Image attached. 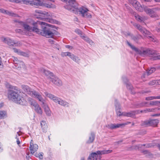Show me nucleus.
<instances>
[{"label": "nucleus", "mask_w": 160, "mask_h": 160, "mask_svg": "<svg viewBox=\"0 0 160 160\" xmlns=\"http://www.w3.org/2000/svg\"><path fill=\"white\" fill-rule=\"evenodd\" d=\"M7 94L9 99L16 103L23 105H26L27 104V100H28L29 98L26 97L24 98L22 97L21 92L16 87L9 86Z\"/></svg>", "instance_id": "nucleus-1"}, {"label": "nucleus", "mask_w": 160, "mask_h": 160, "mask_svg": "<svg viewBox=\"0 0 160 160\" xmlns=\"http://www.w3.org/2000/svg\"><path fill=\"white\" fill-rule=\"evenodd\" d=\"M65 8L71 12L75 13L79 12V14L82 17L91 18L92 15L88 12V9L84 7H82L79 8H78V5L75 0H69L67 4L65 6Z\"/></svg>", "instance_id": "nucleus-2"}, {"label": "nucleus", "mask_w": 160, "mask_h": 160, "mask_svg": "<svg viewBox=\"0 0 160 160\" xmlns=\"http://www.w3.org/2000/svg\"><path fill=\"white\" fill-rule=\"evenodd\" d=\"M22 26L26 31L31 32L32 31L37 33L38 32V28L37 27L38 24L47 26L48 24L46 23L40 21L35 22L33 20L28 18L25 21L23 22Z\"/></svg>", "instance_id": "nucleus-3"}, {"label": "nucleus", "mask_w": 160, "mask_h": 160, "mask_svg": "<svg viewBox=\"0 0 160 160\" xmlns=\"http://www.w3.org/2000/svg\"><path fill=\"white\" fill-rule=\"evenodd\" d=\"M127 43L128 45L132 49L138 52V54L141 55H152V56L151 58V59L153 60L160 59V55H158L155 51L149 49L139 50L134 46L131 44L128 41H127Z\"/></svg>", "instance_id": "nucleus-4"}, {"label": "nucleus", "mask_w": 160, "mask_h": 160, "mask_svg": "<svg viewBox=\"0 0 160 160\" xmlns=\"http://www.w3.org/2000/svg\"><path fill=\"white\" fill-rule=\"evenodd\" d=\"M48 25L47 26H50L51 25L48 24ZM41 26L42 30L38 28V32L37 34H40L43 36L47 38H53L55 36V31L52 29L46 27L44 25H41Z\"/></svg>", "instance_id": "nucleus-5"}, {"label": "nucleus", "mask_w": 160, "mask_h": 160, "mask_svg": "<svg viewBox=\"0 0 160 160\" xmlns=\"http://www.w3.org/2000/svg\"><path fill=\"white\" fill-rule=\"evenodd\" d=\"M22 90L28 94L33 98H37L40 101H43V98L38 92L35 90H32L27 85H22Z\"/></svg>", "instance_id": "nucleus-6"}, {"label": "nucleus", "mask_w": 160, "mask_h": 160, "mask_svg": "<svg viewBox=\"0 0 160 160\" xmlns=\"http://www.w3.org/2000/svg\"><path fill=\"white\" fill-rule=\"evenodd\" d=\"M0 40L2 42L6 44L10 47H20L22 45L20 42L15 41L9 37L2 36Z\"/></svg>", "instance_id": "nucleus-7"}, {"label": "nucleus", "mask_w": 160, "mask_h": 160, "mask_svg": "<svg viewBox=\"0 0 160 160\" xmlns=\"http://www.w3.org/2000/svg\"><path fill=\"white\" fill-rule=\"evenodd\" d=\"M112 150H103L98 151L96 152L92 153L89 156L88 160H101V155L106 154L112 152Z\"/></svg>", "instance_id": "nucleus-8"}, {"label": "nucleus", "mask_w": 160, "mask_h": 160, "mask_svg": "<svg viewBox=\"0 0 160 160\" xmlns=\"http://www.w3.org/2000/svg\"><path fill=\"white\" fill-rule=\"evenodd\" d=\"M44 94L46 97H48L54 102L58 103V104L62 106H68V104L67 102L58 98L52 94L47 92H44Z\"/></svg>", "instance_id": "nucleus-9"}, {"label": "nucleus", "mask_w": 160, "mask_h": 160, "mask_svg": "<svg viewBox=\"0 0 160 160\" xmlns=\"http://www.w3.org/2000/svg\"><path fill=\"white\" fill-rule=\"evenodd\" d=\"M28 101L30 104L34 107L35 111L38 114L42 115L43 113L42 110L39 105L35 101L31 98H28Z\"/></svg>", "instance_id": "nucleus-10"}, {"label": "nucleus", "mask_w": 160, "mask_h": 160, "mask_svg": "<svg viewBox=\"0 0 160 160\" xmlns=\"http://www.w3.org/2000/svg\"><path fill=\"white\" fill-rule=\"evenodd\" d=\"M12 58L15 66L18 69H19L21 68L26 69V66L23 62L18 60L17 58L15 57H13Z\"/></svg>", "instance_id": "nucleus-11"}, {"label": "nucleus", "mask_w": 160, "mask_h": 160, "mask_svg": "<svg viewBox=\"0 0 160 160\" xmlns=\"http://www.w3.org/2000/svg\"><path fill=\"white\" fill-rule=\"evenodd\" d=\"M54 84L58 86H60L62 84V81L57 77H55L54 75L50 80Z\"/></svg>", "instance_id": "nucleus-12"}, {"label": "nucleus", "mask_w": 160, "mask_h": 160, "mask_svg": "<svg viewBox=\"0 0 160 160\" xmlns=\"http://www.w3.org/2000/svg\"><path fill=\"white\" fill-rule=\"evenodd\" d=\"M151 17H154L156 16V14L154 12L153 10L152 9L148 8L146 6H143V10Z\"/></svg>", "instance_id": "nucleus-13"}, {"label": "nucleus", "mask_w": 160, "mask_h": 160, "mask_svg": "<svg viewBox=\"0 0 160 160\" xmlns=\"http://www.w3.org/2000/svg\"><path fill=\"white\" fill-rule=\"evenodd\" d=\"M38 148V145L36 144H34L32 140H31L29 148L31 153L33 154L37 150Z\"/></svg>", "instance_id": "nucleus-14"}, {"label": "nucleus", "mask_w": 160, "mask_h": 160, "mask_svg": "<svg viewBox=\"0 0 160 160\" xmlns=\"http://www.w3.org/2000/svg\"><path fill=\"white\" fill-rule=\"evenodd\" d=\"M44 100L43 98V101H41L43 105L42 106V108L44 109V111L45 112L46 114L48 116H50L51 115V111L47 105L44 102Z\"/></svg>", "instance_id": "nucleus-15"}, {"label": "nucleus", "mask_w": 160, "mask_h": 160, "mask_svg": "<svg viewBox=\"0 0 160 160\" xmlns=\"http://www.w3.org/2000/svg\"><path fill=\"white\" fill-rule=\"evenodd\" d=\"M134 25L144 35L149 34V32L147 31L145 28H142L140 25L135 24Z\"/></svg>", "instance_id": "nucleus-16"}, {"label": "nucleus", "mask_w": 160, "mask_h": 160, "mask_svg": "<svg viewBox=\"0 0 160 160\" xmlns=\"http://www.w3.org/2000/svg\"><path fill=\"white\" fill-rule=\"evenodd\" d=\"M42 72L43 74L46 75L47 77V78L49 80L54 75L51 72L45 69L43 70Z\"/></svg>", "instance_id": "nucleus-17"}, {"label": "nucleus", "mask_w": 160, "mask_h": 160, "mask_svg": "<svg viewBox=\"0 0 160 160\" xmlns=\"http://www.w3.org/2000/svg\"><path fill=\"white\" fill-rule=\"evenodd\" d=\"M115 105L116 106V110L117 115L119 117L121 116H123V115H122L123 112L121 113V112L120 111V108L119 105L117 103L116 101H115Z\"/></svg>", "instance_id": "nucleus-18"}, {"label": "nucleus", "mask_w": 160, "mask_h": 160, "mask_svg": "<svg viewBox=\"0 0 160 160\" xmlns=\"http://www.w3.org/2000/svg\"><path fill=\"white\" fill-rule=\"evenodd\" d=\"M40 14L41 15L43 16H46L49 18H54V15L53 13L50 12H48L45 11H41Z\"/></svg>", "instance_id": "nucleus-19"}, {"label": "nucleus", "mask_w": 160, "mask_h": 160, "mask_svg": "<svg viewBox=\"0 0 160 160\" xmlns=\"http://www.w3.org/2000/svg\"><path fill=\"white\" fill-rule=\"evenodd\" d=\"M31 5L32 6H38L42 5V3L39 0H31Z\"/></svg>", "instance_id": "nucleus-20"}, {"label": "nucleus", "mask_w": 160, "mask_h": 160, "mask_svg": "<svg viewBox=\"0 0 160 160\" xmlns=\"http://www.w3.org/2000/svg\"><path fill=\"white\" fill-rule=\"evenodd\" d=\"M133 7L138 11L140 12H142L143 11V7L142 6L139 2H138L136 4L134 5Z\"/></svg>", "instance_id": "nucleus-21"}, {"label": "nucleus", "mask_w": 160, "mask_h": 160, "mask_svg": "<svg viewBox=\"0 0 160 160\" xmlns=\"http://www.w3.org/2000/svg\"><path fill=\"white\" fill-rule=\"evenodd\" d=\"M123 116L133 117L135 115L134 112H123Z\"/></svg>", "instance_id": "nucleus-22"}, {"label": "nucleus", "mask_w": 160, "mask_h": 160, "mask_svg": "<svg viewBox=\"0 0 160 160\" xmlns=\"http://www.w3.org/2000/svg\"><path fill=\"white\" fill-rule=\"evenodd\" d=\"M32 2L31 0H19V3H20L21 4H24L28 5H31V3Z\"/></svg>", "instance_id": "nucleus-23"}, {"label": "nucleus", "mask_w": 160, "mask_h": 160, "mask_svg": "<svg viewBox=\"0 0 160 160\" xmlns=\"http://www.w3.org/2000/svg\"><path fill=\"white\" fill-rule=\"evenodd\" d=\"M123 80L124 82H126L127 88L129 89H131L132 88V86L130 83L128 82V80L127 78L124 77L123 78Z\"/></svg>", "instance_id": "nucleus-24"}, {"label": "nucleus", "mask_w": 160, "mask_h": 160, "mask_svg": "<svg viewBox=\"0 0 160 160\" xmlns=\"http://www.w3.org/2000/svg\"><path fill=\"white\" fill-rule=\"evenodd\" d=\"M150 126H156L158 123V119L150 120Z\"/></svg>", "instance_id": "nucleus-25"}, {"label": "nucleus", "mask_w": 160, "mask_h": 160, "mask_svg": "<svg viewBox=\"0 0 160 160\" xmlns=\"http://www.w3.org/2000/svg\"><path fill=\"white\" fill-rule=\"evenodd\" d=\"M41 125L43 131H45L48 128L46 122L44 121H42L41 122Z\"/></svg>", "instance_id": "nucleus-26"}, {"label": "nucleus", "mask_w": 160, "mask_h": 160, "mask_svg": "<svg viewBox=\"0 0 160 160\" xmlns=\"http://www.w3.org/2000/svg\"><path fill=\"white\" fill-rule=\"evenodd\" d=\"M95 138V135L94 133L92 132L90 136L89 137V139L87 141V143H92L94 141Z\"/></svg>", "instance_id": "nucleus-27"}, {"label": "nucleus", "mask_w": 160, "mask_h": 160, "mask_svg": "<svg viewBox=\"0 0 160 160\" xmlns=\"http://www.w3.org/2000/svg\"><path fill=\"white\" fill-rule=\"evenodd\" d=\"M81 37L82 39L87 42L91 45H92L93 44V42L88 37L83 35L81 36Z\"/></svg>", "instance_id": "nucleus-28"}, {"label": "nucleus", "mask_w": 160, "mask_h": 160, "mask_svg": "<svg viewBox=\"0 0 160 160\" xmlns=\"http://www.w3.org/2000/svg\"><path fill=\"white\" fill-rule=\"evenodd\" d=\"M6 14L14 17H19V16L17 14L15 13L9 11L8 10H7Z\"/></svg>", "instance_id": "nucleus-29"}, {"label": "nucleus", "mask_w": 160, "mask_h": 160, "mask_svg": "<svg viewBox=\"0 0 160 160\" xmlns=\"http://www.w3.org/2000/svg\"><path fill=\"white\" fill-rule=\"evenodd\" d=\"M107 127L109 129H113L118 128L117 124H108L107 126Z\"/></svg>", "instance_id": "nucleus-30"}, {"label": "nucleus", "mask_w": 160, "mask_h": 160, "mask_svg": "<svg viewBox=\"0 0 160 160\" xmlns=\"http://www.w3.org/2000/svg\"><path fill=\"white\" fill-rule=\"evenodd\" d=\"M43 5L45 7L50 8H55L56 7L55 5L51 3H45Z\"/></svg>", "instance_id": "nucleus-31"}, {"label": "nucleus", "mask_w": 160, "mask_h": 160, "mask_svg": "<svg viewBox=\"0 0 160 160\" xmlns=\"http://www.w3.org/2000/svg\"><path fill=\"white\" fill-rule=\"evenodd\" d=\"M13 23L16 24V25L19 26V25H22V24L23 23V22L22 21L18 20H13Z\"/></svg>", "instance_id": "nucleus-32"}, {"label": "nucleus", "mask_w": 160, "mask_h": 160, "mask_svg": "<svg viewBox=\"0 0 160 160\" xmlns=\"http://www.w3.org/2000/svg\"><path fill=\"white\" fill-rule=\"evenodd\" d=\"M131 122H127L125 123L117 124L118 128H122L124 127L125 125L130 123Z\"/></svg>", "instance_id": "nucleus-33"}, {"label": "nucleus", "mask_w": 160, "mask_h": 160, "mask_svg": "<svg viewBox=\"0 0 160 160\" xmlns=\"http://www.w3.org/2000/svg\"><path fill=\"white\" fill-rule=\"evenodd\" d=\"M128 35L134 41L136 42L137 40L140 37H141V36H134L132 34H131L130 33L128 34Z\"/></svg>", "instance_id": "nucleus-34"}, {"label": "nucleus", "mask_w": 160, "mask_h": 160, "mask_svg": "<svg viewBox=\"0 0 160 160\" xmlns=\"http://www.w3.org/2000/svg\"><path fill=\"white\" fill-rule=\"evenodd\" d=\"M160 104L159 101H154L150 102L149 104L152 106H158Z\"/></svg>", "instance_id": "nucleus-35"}, {"label": "nucleus", "mask_w": 160, "mask_h": 160, "mask_svg": "<svg viewBox=\"0 0 160 160\" xmlns=\"http://www.w3.org/2000/svg\"><path fill=\"white\" fill-rule=\"evenodd\" d=\"M155 109L152 108H147L146 109L143 110L141 111V112L142 113H146L148 112H153Z\"/></svg>", "instance_id": "nucleus-36"}, {"label": "nucleus", "mask_w": 160, "mask_h": 160, "mask_svg": "<svg viewBox=\"0 0 160 160\" xmlns=\"http://www.w3.org/2000/svg\"><path fill=\"white\" fill-rule=\"evenodd\" d=\"M150 120L142 122V125L145 126H150Z\"/></svg>", "instance_id": "nucleus-37"}, {"label": "nucleus", "mask_w": 160, "mask_h": 160, "mask_svg": "<svg viewBox=\"0 0 160 160\" xmlns=\"http://www.w3.org/2000/svg\"><path fill=\"white\" fill-rule=\"evenodd\" d=\"M135 17L136 19L139 22H142L143 20V18L138 15H135Z\"/></svg>", "instance_id": "nucleus-38"}, {"label": "nucleus", "mask_w": 160, "mask_h": 160, "mask_svg": "<svg viewBox=\"0 0 160 160\" xmlns=\"http://www.w3.org/2000/svg\"><path fill=\"white\" fill-rule=\"evenodd\" d=\"M19 55L25 57H28L29 56V54L20 51Z\"/></svg>", "instance_id": "nucleus-39"}, {"label": "nucleus", "mask_w": 160, "mask_h": 160, "mask_svg": "<svg viewBox=\"0 0 160 160\" xmlns=\"http://www.w3.org/2000/svg\"><path fill=\"white\" fill-rule=\"evenodd\" d=\"M156 69L154 68H152L148 70L147 72V74L148 75H150L152 73V72H154L155 71Z\"/></svg>", "instance_id": "nucleus-40"}, {"label": "nucleus", "mask_w": 160, "mask_h": 160, "mask_svg": "<svg viewBox=\"0 0 160 160\" xmlns=\"http://www.w3.org/2000/svg\"><path fill=\"white\" fill-rule=\"evenodd\" d=\"M6 115V112L5 111H0V118L4 117Z\"/></svg>", "instance_id": "nucleus-41"}, {"label": "nucleus", "mask_w": 160, "mask_h": 160, "mask_svg": "<svg viewBox=\"0 0 160 160\" xmlns=\"http://www.w3.org/2000/svg\"><path fill=\"white\" fill-rule=\"evenodd\" d=\"M142 146V145H136L135 146H133L132 147H131V150L133 149H139V148H141Z\"/></svg>", "instance_id": "nucleus-42"}, {"label": "nucleus", "mask_w": 160, "mask_h": 160, "mask_svg": "<svg viewBox=\"0 0 160 160\" xmlns=\"http://www.w3.org/2000/svg\"><path fill=\"white\" fill-rule=\"evenodd\" d=\"M15 31L16 33L21 34H23L24 33V32L21 29H16Z\"/></svg>", "instance_id": "nucleus-43"}, {"label": "nucleus", "mask_w": 160, "mask_h": 160, "mask_svg": "<svg viewBox=\"0 0 160 160\" xmlns=\"http://www.w3.org/2000/svg\"><path fill=\"white\" fill-rule=\"evenodd\" d=\"M75 62L79 63L80 62V59L78 57L75 56V57L72 59Z\"/></svg>", "instance_id": "nucleus-44"}, {"label": "nucleus", "mask_w": 160, "mask_h": 160, "mask_svg": "<svg viewBox=\"0 0 160 160\" xmlns=\"http://www.w3.org/2000/svg\"><path fill=\"white\" fill-rule=\"evenodd\" d=\"M47 21L51 23H56L57 22L56 20H54L51 18L47 19Z\"/></svg>", "instance_id": "nucleus-45"}, {"label": "nucleus", "mask_w": 160, "mask_h": 160, "mask_svg": "<svg viewBox=\"0 0 160 160\" xmlns=\"http://www.w3.org/2000/svg\"><path fill=\"white\" fill-rule=\"evenodd\" d=\"M13 50L14 52L17 53L18 55H19L21 50L15 48H13Z\"/></svg>", "instance_id": "nucleus-46"}, {"label": "nucleus", "mask_w": 160, "mask_h": 160, "mask_svg": "<svg viewBox=\"0 0 160 160\" xmlns=\"http://www.w3.org/2000/svg\"><path fill=\"white\" fill-rule=\"evenodd\" d=\"M148 38H149L150 40L152 41L155 42H156L157 41L156 39L154 37L148 36Z\"/></svg>", "instance_id": "nucleus-47"}, {"label": "nucleus", "mask_w": 160, "mask_h": 160, "mask_svg": "<svg viewBox=\"0 0 160 160\" xmlns=\"http://www.w3.org/2000/svg\"><path fill=\"white\" fill-rule=\"evenodd\" d=\"M75 32L78 34L80 35V36H82V32L79 29H76Z\"/></svg>", "instance_id": "nucleus-48"}, {"label": "nucleus", "mask_w": 160, "mask_h": 160, "mask_svg": "<svg viewBox=\"0 0 160 160\" xmlns=\"http://www.w3.org/2000/svg\"><path fill=\"white\" fill-rule=\"evenodd\" d=\"M68 53L69 52H62L61 53V55L63 57H66L68 56Z\"/></svg>", "instance_id": "nucleus-49"}, {"label": "nucleus", "mask_w": 160, "mask_h": 160, "mask_svg": "<svg viewBox=\"0 0 160 160\" xmlns=\"http://www.w3.org/2000/svg\"><path fill=\"white\" fill-rule=\"evenodd\" d=\"M68 56L72 60L73 59V58H74V57H75V55L69 52Z\"/></svg>", "instance_id": "nucleus-50"}, {"label": "nucleus", "mask_w": 160, "mask_h": 160, "mask_svg": "<svg viewBox=\"0 0 160 160\" xmlns=\"http://www.w3.org/2000/svg\"><path fill=\"white\" fill-rule=\"evenodd\" d=\"M129 2L133 6H134L133 2H135L136 4L138 2V1L136 0H128Z\"/></svg>", "instance_id": "nucleus-51"}, {"label": "nucleus", "mask_w": 160, "mask_h": 160, "mask_svg": "<svg viewBox=\"0 0 160 160\" xmlns=\"http://www.w3.org/2000/svg\"><path fill=\"white\" fill-rule=\"evenodd\" d=\"M144 154L146 155L147 156L149 155L150 153L147 150H144L142 152Z\"/></svg>", "instance_id": "nucleus-52"}, {"label": "nucleus", "mask_w": 160, "mask_h": 160, "mask_svg": "<svg viewBox=\"0 0 160 160\" xmlns=\"http://www.w3.org/2000/svg\"><path fill=\"white\" fill-rule=\"evenodd\" d=\"M43 152H40L38 154V157L40 159H42L43 158Z\"/></svg>", "instance_id": "nucleus-53"}, {"label": "nucleus", "mask_w": 160, "mask_h": 160, "mask_svg": "<svg viewBox=\"0 0 160 160\" xmlns=\"http://www.w3.org/2000/svg\"><path fill=\"white\" fill-rule=\"evenodd\" d=\"M142 145V146H145L146 148H151L152 146V145L151 144H143Z\"/></svg>", "instance_id": "nucleus-54"}, {"label": "nucleus", "mask_w": 160, "mask_h": 160, "mask_svg": "<svg viewBox=\"0 0 160 160\" xmlns=\"http://www.w3.org/2000/svg\"><path fill=\"white\" fill-rule=\"evenodd\" d=\"M7 10L2 8L0 9V12L4 14H6Z\"/></svg>", "instance_id": "nucleus-55"}, {"label": "nucleus", "mask_w": 160, "mask_h": 160, "mask_svg": "<svg viewBox=\"0 0 160 160\" xmlns=\"http://www.w3.org/2000/svg\"><path fill=\"white\" fill-rule=\"evenodd\" d=\"M9 1L12 2L19 3V0H9Z\"/></svg>", "instance_id": "nucleus-56"}, {"label": "nucleus", "mask_w": 160, "mask_h": 160, "mask_svg": "<svg viewBox=\"0 0 160 160\" xmlns=\"http://www.w3.org/2000/svg\"><path fill=\"white\" fill-rule=\"evenodd\" d=\"M16 138L17 139V143L18 145H19L20 143V142L18 138L17 137V135L16 137Z\"/></svg>", "instance_id": "nucleus-57"}, {"label": "nucleus", "mask_w": 160, "mask_h": 160, "mask_svg": "<svg viewBox=\"0 0 160 160\" xmlns=\"http://www.w3.org/2000/svg\"><path fill=\"white\" fill-rule=\"evenodd\" d=\"M146 100H152V96H150L146 97Z\"/></svg>", "instance_id": "nucleus-58"}, {"label": "nucleus", "mask_w": 160, "mask_h": 160, "mask_svg": "<svg viewBox=\"0 0 160 160\" xmlns=\"http://www.w3.org/2000/svg\"><path fill=\"white\" fill-rule=\"evenodd\" d=\"M48 42L51 44H54V42L51 39H49L48 40Z\"/></svg>", "instance_id": "nucleus-59"}, {"label": "nucleus", "mask_w": 160, "mask_h": 160, "mask_svg": "<svg viewBox=\"0 0 160 160\" xmlns=\"http://www.w3.org/2000/svg\"><path fill=\"white\" fill-rule=\"evenodd\" d=\"M155 82L154 81H152V82H149V84L151 85H154L155 83Z\"/></svg>", "instance_id": "nucleus-60"}, {"label": "nucleus", "mask_w": 160, "mask_h": 160, "mask_svg": "<svg viewBox=\"0 0 160 160\" xmlns=\"http://www.w3.org/2000/svg\"><path fill=\"white\" fill-rule=\"evenodd\" d=\"M152 10L154 11H159L160 10V8H155L152 9Z\"/></svg>", "instance_id": "nucleus-61"}, {"label": "nucleus", "mask_w": 160, "mask_h": 160, "mask_svg": "<svg viewBox=\"0 0 160 160\" xmlns=\"http://www.w3.org/2000/svg\"><path fill=\"white\" fill-rule=\"evenodd\" d=\"M41 10H36L35 11V12L37 13L40 14V13H41Z\"/></svg>", "instance_id": "nucleus-62"}, {"label": "nucleus", "mask_w": 160, "mask_h": 160, "mask_svg": "<svg viewBox=\"0 0 160 160\" xmlns=\"http://www.w3.org/2000/svg\"><path fill=\"white\" fill-rule=\"evenodd\" d=\"M66 47L67 48H69V49H71V48H72V47L71 46H69V45H67L66 46Z\"/></svg>", "instance_id": "nucleus-63"}, {"label": "nucleus", "mask_w": 160, "mask_h": 160, "mask_svg": "<svg viewBox=\"0 0 160 160\" xmlns=\"http://www.w3.org/2000/svg\"><path fill=\"white\" fill-rule=\"evenodd\" d=\"M155 2H160V0H153Z\"/></svg>", "instance_id": "nucleus-64"}]
</instances>
